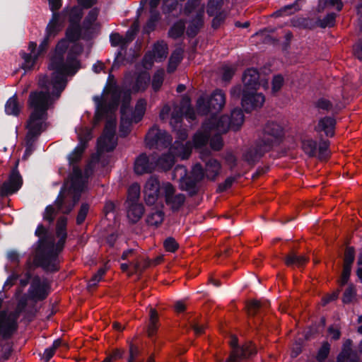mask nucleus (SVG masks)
Masks as SVG:
<instances>
[{
	"mask_svg": "<svg viewBox=\"0 0 362 362\" xmlns=\"http://www.w3.org/2000/svg\"><path fill=\"white\" fill-rule=\"evenodd\" d=\"M57 237L59 240L57 243L50 238L43 237L33 245L34 263L47 273H55L60 269L59 255L64 247L67 235Z\"/></svg>",
	"mask_w": 362,
	"mask_h": 362,
	"instance_id": "obj_1",
	"label": "nucleus"
},
{
	"mask_svg": "<svg viewBox=\"0 0 362 362\" xmlns=\"http://www.w3.org/2000/svg\"><path fill=\"white\" fill-rule=\"evenodd\" d=\"M69 45L65 39H61L57 43L54 49L49 56L48 68L53 71L51 76L52 96L59 98L65 89L67 83L66 75L70 74L66 70L64 55L67 52Z\"/></svg>",
	"mask_w": 362,
	"mask_h": 362,
	"instance_id": "obj_2",
	"label": "nucleus"
},
{
	"mask_svg": "<svg viewBox=\"0 0 362 362\" xmlns=\"http://www.w3.org/2000/svg\"><path fill=\"white\" fill-rule=\"evenodd\" d=\"M49 91L34 90L29 94L28 105L33 111L29 115L30 122L42 121L46 122L48 118L47 111L53 103Z\"/></svg>",
	"mask_w": 362,
	"mask_h": 362,
	"instance_id": "obj_3",
	"label": "nucleus"
},
{
	"mask_svg": "<svg viewBox=\"0 0 362 362\" xmlns=\"http://www.w3.org/2000/svg\"><path fill=\"white\" fill-rule=\"evenodd\" d=\"M229 345L231 351L226 361L219 362H242L252 359L257 354V346L252 341H247L239 344L236 336H232Z\"/></svg>",
	"mask_w": 362,
	"mask_h": 362,
	"instance_id": "obj_4",
	"label": "nucleus"
},
{
	"mask_svg": "<svg viewBox=\"0 0 362 362\" xmlns=\"http://www.w3.org/2000/svg\"><path fill=\"white\" fill-rule=\"evenodd\" d=\"M226 104V95L221 89H216L209 98L199 97L197 101L198 112L204 115H216Z\"/></svg>",
	"mask_w": 362,
	"mask_h": 362,
	"instance_id": "obj_5",
	"label": "nucleus"
},
{
	"mask_svg": "<svg viewBox=\"0 0 362 362\" xmlns=\"http://www.w3.org/2000/svg\"><path fill=\"white\" fill-rule=\"evenodd\" d=\"M284 136V129L280 124L274 122H268L257 141L271 151L274 146H278L282 142Z\"/></svg>",
	"mask_w": 362,
	"mask_h": 362,
	"instance_id": "obj_6",
	"label": "nucleus"
},
{
	"mask_svg": "<svg viewBox=\"0 0 362 362\" xmlns=\"http://www.w3.org/2000/svg\"><path fill=\"white\" fill-rule=\"evenodd\" d=\"M19 160L15 162L12 167L8 177L1 185H0V197L5 198L17 193L21 188L23 180L18 170Z\"/></svg>",
	"mask_w": 362,
	"mask_h": 362,
	"instance_id": "obj_7",
	"label": "nucleus"
},
{
	"mask_svg": "<svg viewBox=\"0 0 362 362\" xmlns=\"http://www.w3.org/2000/svg\"><path fill=\"white\" fill-rule=\"evenodd\" d=\"M146 140L150 148H165L171 145L173 138L166 131L152 127L147 133Z\"/></svg>",
	"mask_w": 362,
	"mask_h": 362,
	"instance_id": "obj_8",
	"label": "nucleus"
},
{
	"mask_svg": "<svg viewBox=\"0 0 362 362\" xmlns=\"http://www.w3.org/2000/svg\"><path fill=\"white\" fill-rule=\"evenodd\" d=\"M50 286L46 280L42 281L38 275L34 276L28 291V297L34 302L45 300L49 294Z\"/></svg>",
	"mask_w": 362,
	"mask_h": 362,
	"instance_id": "obj_9",
	"label": "nucleus"
},
{
	"mask_svg": "<svg viewBox=\"0 0 362 362\" xmlns=\"http://www.w3.org/2000/svg\"><path fill=\"white\" fill-rule=\"evenodd\" d=\"M211 151L204 148L200 152V158L205 163V173L208 180L214 181L220 173L221 163L216 158L210 156Z\"/></svg>",
	"mask_w": 362,
	"mask_h": 362,
	"instance_id": "obj_10",
	"label": "nucleus"
},
{
	"mask_svg": "<svg viewBox=\"0 0 362 362\" xmlns=\"http://www.w3.org/2000/svg\"><path fill=\"white\" fill-rule=\"evenodd\" d=\"M264 101L265 98L262 93H256V90H243L241 105L246 112L261 107Z\"/></svg>",
	"mask_w": 362,
	"mask_h": 362,
	"instance_id": "obj_11",
	"label": "nucleus"
},
{
	"mask_svg": "<svg viewBox=\"0 0 362 362\" xmlns=\"http://www.w3.org/2000/svg\"><path fill=\"white\" fill-rule=\"evenodd\" d=\"M18 328V322H15L8 317V311H0V339L6 341L11 339Z\"/></svg>",
	"mask_w": 362,
	"mask_h": 362,
	"instance_id": "obj_12",
	"label": "nucleus"
},
{
	"mask_svg": "<svg viewBox=\"0 0 362 362\" xmlns=\"http://www.w3.org/2000/svg\"><path fill=\"white\" fill-rule=\"evenodd\" d=\"M160 185L158 178L151 177L147 180L144 189V199L147 205L152 206L156 204L160 197Z\"/></svg>",
	"mask_w": 362,
	"mask_h": 362,
	"instance_id": "obj_13",
	"label": "nucleus"
},
{
	"mask_svg": "<svg viewBox=\"0 0 362 362\" xmlns=\"http://www.w3.org/2000/svg\"><path fill=\"white\" fill-rule=\"evenodd\" d=\"M269 151H270L268 147H265L257 140L253 146L245 151L243 157L248 165L253 166Z\"/></svg>",
	"mask_w": 362,
	"mask_h": 362,
	"instance_id": "obj_14",
	"label": "nucleus"
},
{
	"mask_svg": "<svg viewBox=\"0 0 362 362\" xmlns=\"http://www.w3.org/2000/svg\"><path fill=\"white\" fill-rule=\"evenodd\" d=\"M25 127L28 129L25 136V146H35L36 140L46 129L47 123L42 121L30 122L28 119Z\"/></svg>",
	"mask_w": 362,
	"mask_h": 362,
	"instance_id": "obj_15",
	"label": "nucleus"
},
{
	"mask_svg": "<svg viewBox=\"0 0 362 362\" xmlns=\"http://www.w3.org/2000/svg\"><path fill=\"white\" fill-rule=\"evenodd\" d=\"M206 128L210 130H216L221 133H226L228 129H232L229 116L227 115L217 117L211 115V118L204 124Z\"/></svg>",
	"mask_w": 362,
	"mask_h": 362,
	"instance_id": "obj_16",
	"label": "nucleus"
},
{
	"mask_svg": "<svg viewBox=\"0 0 362 362\" xmlns=\"http://www.w3.org/2000/svg\"><path fill=\"white\" fill-rule=\"evenodd\" d=\"M353 341L350 339H346L341 350L337 357V362H359L357 353L352 349Z\"/></svg>",
	"mask_w": 362,
	"mask_h": 362,
	"instance_id": "obj_17",
	"label": "nucleus"
},
{
	"mask_svg": "<svg viewBox=\"0 0 362 362\" xmlns=\"http://www.w3.org/2000/svg\"><path fill=\"white\" fill-rule=\"evenodd\" d=\"M259 74L255 68L247 69L243 75V90H257L259 87Z\"/></svg>",
	"mask_w": 362,
	"mask_h": 362,
	"instance_id": "obj_18",
	"label": "nucleus"
},
{
	"mask_svg": "<svg viewBox=\"0 0 362 362\" xmlns=\"http://www.w3.org/2000/svg\"><path fill=\"white\" fill-rule=\"evenodd\" d=\"M70 180L69 190L83 191L88 180L84 177L83 171L78 165H74L72 172L69 175Z\"/></svg>",
	"mask_w": 362,
	"mask_h": 362,
	"instance_id": "obj_19",
	"label": "nucleus"
},
{
	"mask_svg": "<svg viewBox=\"0 0 362 362\" xmlns=\"http://www.w3.org/2000/svg\"><path fill=\"white\" fill-rule=\"evenodd\" d=\"M337 121L333 116H325L318 120L317 124L315 127L317 132H324L326 136L333 137Z\"/></svg>",
	"mask_w": 362,
	"mask_h": 362,
	"instance_id": "obj_20",
	"label": "nucleus"
},
{
	"mask_svg": "<svg viewBox=\"0 0 362 362\" xmlns=\"http://www.w3.org/2000/svg\"><path fill=\"white\" fill-rule=\"evenodd\" d=\"M154 164L150 162L146 153L140 154L134 161V170L137 175L151 173L154 170Z\"/></svg>",
	"mask_w": 362,
	"mask_h": 362,
	"instance_id": "obj_21",
	"label": "nucleus"
},
{
	"mask_svg": "<svg viewBox=\"0 0 362 362\" xmlns=\"http://www.w3.org/2000/svg\"><path fill=\"white\" fill-rule=\"evenodd\" d=\"M204 9L200 8L196 13L195 16L189 22L187 29V35L190 38L195 37L199 33L200 29L204 25Z\"/></svg>",
	"mask_w": 362,
	"mask_h": 362,
	"instance_id": "obj_22",
	"label": "nucleus"
},
{
	"mask_svg": "<svg viewBox=\"0 0 362 362\" xmlns=\"http://www.w3.org/2000/svg\"><path fill=\"white\" fill-rule=\"evenodd\" d=\"M93 100L96 106L94 117L96 122H99L107 115L110 106L104 99L103 93L101 95L93 96Z\"/></svg>",
	"mask_w": 362,
	"mask_h": 362,
	"instance_id": "obj_23",
	"label": "nucleus"
},
{
	"mask_svg": "<svg viewBox=\"0 0 362 362\" xmlns=\"http://www.w3.org/2000/svg\"><path fill=\"white\" fill-rule=\"evenodd\" d=\"M86 142L81 139L79 144L67 156V160L70 166L74 168V165H78V163L82 159V156L86 148Z\"/></svg>",
	"mask_w": 362,
	"mask_h": 362,
	"instance_id": "obj_24",
	"label": "nucleus"
},
{
	"mask_svg": "<svg viewBox=\"0 0 362 362\" xmlns=\"http://www.w3.org/2000/svg\"><path fill=\"white\" fill-rule=\"evenodd\" d=\"M65 190V185H63L59 191V193L54 201L57 210L60 211L63 214L69 215L74 209V206L69 200H65L64 192Z\"/></svg>",
	"mask_w": 362,
	"mask_h": 362,
	"instance_id": "obj_25",
	"label": "nucleus"
},
{
	"mask_svg": "<svg viewBox=\"0 0 362 362\" xmlns=\"http://www.w3.org/2000/svg\"><path fill=\"white\" fill-rule=\"evenodd\" d=\"M285 264L288 267H303L308 261V259L303 255H298L296 252L291 251L284 257Z\"/></svg>",
	"mask_w": 362,
	"mask_h": 362,
	"instance_id": "obj_26",
	"label": "nucleus"
},
{
	"mask_svg": "<svg viewBox=\"0 0 362 362\" xmlns=\"http://www.w3.org/2000/svg\"><path fill=\"white\" fill-rule=\"evenodd\" d=\"M145 209L142 204H128L127 217L130 222L136 223L143 216Z\"/></svg>",
	"mask_w": 362,
	"mask_h": 362,
	"instance_id": "obj_27",
	"label": "nucleus"
},
{
	"mask_svg": "<svg viewBox=\"0 0 362 362\" xmlns=\"http://www.w3.org/2000/svg\"><path fill=\"white\" fill-rule=\"evenodd\" d=\"M151 52L153 54L156 62H161L167 58L168 54V45L163 41H157L153 44Z\"/></svg>",
	"mask_w": 362,
	"mask_h": 362,
	"instance_id": "obj_28",
	"label": "nucleus"
},
{
	"mask_svg": "<svg viewBox=\"0 0 362 362\" xmlns=\"http://www.w3.org/2000/svg\"><path fill=\"white\" fill-rule=\"evenodd\" d=\"M158 314L155 308H151L149 311V323L147 329L148 337L153 340L158 329Z\"/></svg>",
	"mask_w": 362,
	"mask_h": 362,
	"instance_id": "obj_29",
	"label": "nucleus"
},
{
	"mask_svg": "<svg viewBox=\"0 0 362 362\" xmlns=\"http://www.w3.org/2000/svg\"><path fill=\"white\" fill-rule=\"evenodd\" d=\"M315 107L319 113L325 114L331 112L332 115L337 114L333 103L325 98H320L315 102Z\"/></svg>",
	"mask_w": 362,
	"mask_h": 362,
	"instance_id": "obj_30",
	"label": "nucleus"
},
{
	"mask_svg": "<svg viewBox=\"0 0 362 362\" xmlns=\"http://www.w3.org/2000/svg\"><path fill=\"white\" fill-rule=\"evenodd\" d=\"M16 94L9 98L5 104V112L8 115L18 117L21 111Z\"/></svg>",
	"mask_w": 362,
	"mask_h": 362,
	"instance_id": "obj_31",
	"label": "nucleus"
},
{
	"mask_svg": "<svg viewBox=\"0 0 362 362\" xmlns=\"http://www.w3.org/2000/svg\"><path fill=\"white\" fill-rule=\"evenodd\" d=\"M199 182L189 175L186 177L181 183V189L188 192L189 196L194 197L199 191Z\"/></svg>",
	"mask_w": 362,
	"mask_h": 362,
	"instance_id": "obj_32",
	"label": "nucleus"
},
{
	"mask_svg": "<svg viewBox=\"0 0 362 362\" xmlns=\"http://www.w3.org/2000/svg\"><path fill=\"white\" fill-rule=\"evenodd\" d=\"M151 81V76L149 73L146 71H143L139 73L135 79L133 88L135 91H144Z\"/></svg>",
	"mask_w": 362,
	"mask_h": 362,
	"instance_id": "obj_33",
	"label": "nucleus"
},
{
	"mask_svg": "<svg viewBox=\"0 0 362 362\" xmlns=\"http://www.w3.org/2000/svg\"><path fill=\"white\" fill-rule=\"evenodd\" d=\"M146 102L144 99H139L136 103L135 108L132 110L131 125L139 123L144 117L146 112Z\"/></svg>",
	"mask_w": 362,
	"mask_h": 362,
	"instance_id": "obj_34",
	"label": "nucleus"
},
{
	"mask_svg": "<svg viewBox=\"0 0 362 362\" xmlns=\"http://www.w3.org/2000/svg\"><path fill=\"white\" fill-rule=\"evenodd\" d=\"M229 118L232 129L234 131H238L244 122L245 116L240 108L235 107L231 110Z\"/></svg>",
	"mask_w": 362,
	"mask_h": 362,
	"instance_id": "obj_35",
	"label": "nucleus"
},
{
	"mask_svg": "<svg viewBox=\"0 0 362 362\" xmlns=\"http://www.w3.org/2000/svg\"><path fill=\"white\" fill-rule=\"evenodd\" d=\"M160 18L161 16L158 10L153 9L152 11H150V16L144 26V33L149 34L154 31L157 23L159 22Z\"/></svg>",
	"mask_w": 362,
	"mask_h": 362,
	"instance_id": "obj_36",
	"label": "nucleus"
},
{
	"mask_svg": "<svg viewBox=\"0 0 362 362\" xmlns=\"http://www.w3.org/2000/svg\"><path fill=\"white\" fill-rule=\"evenodd\" d=\"M81 35V28L80 24H69L65 32L64 38L69 45V42H74L78 40Z\"/></svg>",
	"mask_w": 362,
	"mask_h": 362,
	"instance_id": "obj_37",
	"label": "nucleus"
},
{
	"mask_svg": "<svg viewBox=\"0 0 362 362\" xmlns=\"http://www.w3.org/2000/svg\"><path fill=\"white\" fill-rule=\"evenodd\" d=\"M60 346H64L66 349L69 348L66 343H64L61 338H58L53 341L51 346L45 349L42 359L45 362H48L54 355L56 350Z\"/></svg>",
	"mask_w": 362,
	"mask_h": 362,
	"instance_id": "obj_38",
	"label": "nucleus"
},
{
	"mask_svg": "<svg viewBox=\"0 0 362 362\" xmlns=\"http://www.w3.org/2000/svg\"><path fill=\"white\" fill-rule=\"evenodd\" d=\"M78 56L73 53V51H69L66 56V70L71 75H74L81 68V62L77 59Z\"/></svg>",
	"mask_w": 362,
	"mask_h": 362,
	"instance_id": "obj_39",
	"label": "nucleus"
},
{
	"mask_svg": "<svg viewBox=\"0 0 362 362\" xmlns=\"http://www.w3.org/2000/svg\"><path fill=\"white\" fill-rule=\"evenodd\" d=\"M27 305L28 298L25 295H24L18 300L15 310L12 312L8 313V317H9L13 321L18 322L21 315L25 311Z\"/></svg>",
	"mask_w": 362,
	"mask_h": 362,
	"instance_id": "obj_40",
	"label": "nucleus"
},
{
	"mask_svg": "<svg viewBox=\"0 0 362 362\" xmlns=\"http://www.w3.org/2000/svg\"><path fill=\"white\" fill-rule=\"evenodd\" d=\"M291 24L293 27L300 29L313 30L317 26L315 21L310 18L303 17L293 18Z\"/></svg>",
	"mask_w": 362,
	"mask_h": 362,
	"instance_id": "obj_41",
	"label": "nucleus"
},
{
	"mask_svg": "<svg viewBox=\"0 0 362 362\" xmlns=\"http://www.w3.org/2000/svg\"><path fill=\"white\" fill-rule=\"evenodd\" d=\"M209 140V135L203 132H197L192 138V146L196 149H202L206 147Z\"/></svg>",
	"mask_w": 362,
	"mask_h": 362,
	"instance_id": "obj_42",
	"label": "nucleus"
},
{
	"mask_svg": "<svg viewBox=\"0 0 362 362\" xmlns=\"http://www.w3.org/2000/svg\"><path fill=\"white\" fill-rule=\"evenodd\" d=\"M187 136L188 134L185 129H179L175 132V145L182 146L184 149L185 154H186V157H188L191 153V149L183 144V142L186 141Z\"/></svg>",
	"mask_w": 362,
	"mask_h": 362,
	"instance_id": "obj_43",
	"label": "nucleus"
},
{
	"mask_svg": "<svg viewBox=\"0 0 362 362\" xmlns=\"http://www.w3.org/2000/svg\"><path fill=\"white\" fill-rule=\"evenodd\" d=\"M182 60V50L176 49L171 54L167 66V71L170 74L173 73L179 64Z\"/></svg>",
	"mask_w": 362,
	"mask_h": 362,
	"instance_id": "obj_44",
	"label": "nucleus"
},
{
	"mask_svg": "<svg viewBox=\"0 0 362 362\" xmlns=\"http://www.w3.org/2000/svg\"><path fill=\"white\" fill-rule=\"evenodd\" d=\"M175 164V158L170 153L163 154L157 160V165L164 171L170 170Z\"/></svg>",
	"mask_w": 362,
	"mask_h": 362,
	"instance_id": "obj_45",
	"label": "nucleus"
},
{
	"mask_svg": "<svg viewBox=\"0 0 362 362\" xmlns=\"http://www.w3.org/2000/svg\"><path fill=\"white\" fill-rule=\"evenodd\" d=\"M298 0H296L293 4L286 5L279 10L274 11L272 14V16L279 18L293 14L294 12L300 9L298 4Z\"/></svg>",
	"mask_w": 362,
	"mask_h": 362,
	"instance_id": "obj_46",
	"label": "nucleus"
},
{
	"mask_svg": "<svg viewBox=\"0 0 362 362\" xmlns=\"http://www.w3.org/2000/svg\"><path fill=\"white\" fill-rule=\"evenodd\" d=\"M185 196L183 194H177L173 195L166 200L165 203L170 206L173 211H178L185 202Z\"/></svg>",
	"mask_w": 362,
	"mask_h": 362,
	"instance_id": "obj_47",
	"label": "nucleus"
},
{
	"mask_svg": "<svg viewBox=\"0 0 362 362\" xmlns=\"http://www.w3.org/2000/svg\"><path fill=\"white\" fill-rule=\"evenodd\" d=\"M185 30V22L182 20H180L175 22L169 29L168 35L170 37L177 40L181 37L184 32Z\"/></svg>",
	"mask_w": 362,
	"mask_h": 362,
	"instance_id": "obj_48",
	"label": "nucleus"
},
{
	"mask_svg": "<svg viewBox=\"0 0 362 362\" xmlns=\"http://www.w3.org/2000/svg\"><path fill=\"white\" fill-rule=\"evenodd\" d=\"M20 55L21 58L23 59L24 62L22 65V68L25 70L31 69L36 61L40 57L37 54H33L31 53H26L25 51L21 50L20 52Z\"/></svg>",
	"mask_w": 362,
	"mask_h": 362,
	"instance_id": "obj_49",
	"label": "nucleus"
},
{
	"mask_svg": "<svg viewBox=\"0 0 362 362\" xmlns=\"http://www.w3.org/2000/svg\"><path fill=\"white\" fill-rule=\"evenodd\" d=\"M164 216V212L163 211L156 210V211L147 215L146 221L149 226H155L158 227L163 223Z\"/></svg>",
	"mask_w": 362,
	"mask_h": 362,
	"instance_id": "obj_50",
	"label": "nucleus"
},
{
	"mask_svg": "<svg viewBox=\"0 0 362 362\" xmlns=\"http://www.w3.org/2000/svg\"><path fill=\"white\" fill-rule=\"evenodd\" d=\"M141 189L138 183L134 182L132 184L127 190V199L128 204L138 203L140 197Z\"/></svg>",
	"mask_w": 362,
	"mask_h": 362,
	"instance_id": "obj_51",
	"label": "nucleus"
},
{
	"mask_svg": "<svg viewBox=\"0 0 362 362\" xmlns=\"http://www.w3.org/2000/svg\"><path fill=\"white\" fill-rule=\"evenodd\" d=\"M302 148L309 157H314L317 151V141L313 139L303 140L302 141Z\"/></svg>",
	"mask_w": 362,
	"mask_h": 362,
	"instance_id": "obj_52",
	"label": "nucleus"
},
{
	"mask_svg": "<svg viewBox=\"0 0 362 362\" xmlns=\"http://www.w3.org/2000/svg\"><path fill=\"white\" fill-rule=\"evenodd\" d=\"M0 351L1 352L0 360L2 361L8 360L13 351V343L8 340L0 342Z\"/></svg>",
	"mask_w": 362,
	"mask_h": 362,
	"instance_id": "obj_53",
	"label": "nucleus"
},
{
	"mask_svg": "<svg viewBox=\"0 0 362 362\" xmlns=\"http://www.w3.org/2000/svg\"><path fill=\"white\" fill-rule=\"evenodd\" d=\"M223 0H209L207 4L206 13L209 16H214L216 13L223 12L221 8Z\"/></svg>",
	"mask_w": 362,
	"mask_h": 362,
	"instance_id": "obj_54",
	"label": "nucleus"
},
{
	"mask_svg": "<svg viewBox=\"0 0 362 362\" xmlns=\"http://www.w3.org/2000/svg\"><path fill=\"white\" fill-rule=\"evenodd\" d=\"M164 76L165 73L163 69H158L153 74L151 86L154 92H158L160 89L163 83Z\"/></svg>",
	"mask_w": 362,
	"mask_h": 362,
	"instance_id": "obj_55",
	"label": "nucleus"
},
{
	"mask_svg": "<svg viewBox=\"0 0 362 362\" xmlns=\"http://www.w3.org/2000/svg\"><path fill=\"white\" fill-rule=\"evenodd\" d=\"M330 349L329 343L327 341H324L317 352L316 360L318 362H325L329 354Z\"/></svg>",
	"mask_w": 362,
	"mask_h": 362,
	"instance_id": "obj_56",
	"label": "nucleus"
},
{
	"mask_svg": "<svg viewBox=\"0 0 362 362\" xmlns=\"http://www.w3.org/2000/svg\"><path fill=\"white\" fill-rule=\"evenodd\" d=\"M336 13H329L322 19L318 18L316 21L317 26L325 28L327 27H333L335 23Z\"/></svg>",
	"mask_w": 362,
	"mask_h": 362,
	"instance_id": "obj_57",
	"label": "nucleus"
},
{
	"mask_svg": "<svg viewBox=\"0 0 362 362\" xmlns=\"http://www.w3.org/2000/svg\"><path fill=\"white\" fill-rule=\"evenodd\" d=\"M82 17V11L77 6L71 8L68 12L69 24H80Z\"/></svg>",
	"mask_w": 362,
	"mask_h": 362,
	"instance_id": "obj_58",
	"label": "nucleus"
},
{
	"mask_svg": "<svg viewBox=\"0 0 362 362\" xmlns=\"http://www.w3.org/2000/svg\"><path fill=\"white\" fill-rule=\"evenodd\" d=\"M141 350L139 347L132 342L129 343L127 362H143L142 359L139 358Z\"/></svg>",
	"mask_w": 362,
	"mask_h": 362,
	"instance_id": "obj_59",
	"label": "nucleus"
},
{
	"mask_svg": "<svg viewBox=\"0 0 362 362\" xmlns=\"http://www.w3.org/2000/svg\"><path fill=\"white\" fill-rule=\"evenodd\" d=\"M269 304V302L262 303L259 300H252L250 301L247 304L248 313L250 315L255 316L259 313L262 308L267 307Z\"/></svg>",
	"mask_w": 362,
	"mask_h": 362,
	"instance_id": "obj_60",
	"label": "nucleus"
},
{
	"mask_svg": "<svg viewBox=\"0 0 362 362\" xmlns=\"http://www.w3.org/2000/svg\"><path fill=\"white\" fill-rule=\"evenodd\" d=\"M98 13L99 10L98 8H93L88 12L87 16L83 21V27L86 30L90 29L93 23L97 20Z\"/></svg>",
	"mask_w": 362,
	"mask_h": 362,
	"instance_id": "obj_61",
	"label": "nucleus"
},
{
	"mask_svg": "<svg viewBox=\"0 0 362 362\" xmlns=\"http://www.w3.org/2000/svg\"><path fill=\"white\" fill-rule=\"evenodd\" d=\"M189 176L200 182L206 176L205 170L200 163H196L192 169Z\"/></svg>",
	"mask_w": 362,
	"mask_h": 362,
	"instance_id": "obj_62",
	"label": "nucleus"
},
{
	"mask_svg": "<svg viewBox=\"0 0 362 362\" xmlns=\"http://www.w3.org/2000/svg\"><path fill=\"white\" fill-rule=\"evenodd\" d=\"M67 221L68 218L64 216H60L57 219L56 224L57 236H62L63 234L67 235Z\"/></svg>",
	"mask_w": 362,
	"mask_h": 362,
	"instance_id": "obj_63",
	"label": "nucleus"
},
{
	"mask_svg": "<svg viewBox=\"0 0 362 362\" xmlns=\"http://www.w3.org/2000/svg\"><path fill=\"white\" fill-rule=\"evenodd\" d=\"M356 295V291L354 286L350 284L344 291L342 296V303L344 304H349L352 302L353 299Z\"/></svg>",
	"mask_w": 362,
	"mask_h": 362,
	"instance_id": "obj_64",
	"label": "nucleus"
}]
</instances>
